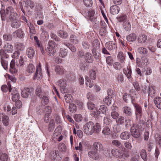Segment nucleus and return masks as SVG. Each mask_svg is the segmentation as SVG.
I'll return each instance as SVG.
<instances>
[{
	"label": "nucleus",
	"instance_id": "nucleus-1",
	"mask_svg": "<svg viewBox=\"0 0 161 161\" xmlns=\"http://www.w3.org/2000/svg\"><path fill=\"white\" fill-rule=\"evenodd\" d=\"M1 14L2 20L11 21L19 18L17 14L11 7H8L5 10H2Z\"/></svg>",
	"mask_w": 161,
	"mask_h": 161
},
{
	"label": "nucleus",
	"instance_id": "nucleus-2",
	"mask_svg": "<svg viewBox=\"0 0 161 161\" xmlns=\"http://www.w3.org/2000/svg\"><path fill=\"white\" fill-rule=\"evenodd\" d=\"M92 53L95 59H99L100 58V43L97 40H95L92 43Z\"/></svg>",
	"mask_w": 161,
	"mask_h": 161
},
{
	"label": "nucleus",
	"instance_id": "nucleus-3",
	"mask_svg": "<svg viewBox=\"0 0 161 161\" xmlns=\"http://www.w3.org/2000/svg\"><path fill=\"white\" fill-rule=\"evenodd\" d=\"M131 103L133 105L135 108V114L136 119H140L142 115V110L141 106L135 103V100L132 97H131Z\"/></svg>",
	"mask_w": 161,
	"mask_h": 161
},
{
	"label": "nucleus",
	"instance_id": "nucleus-4",
	"mask_svg": "<svg viewBox=\"0 0 161 161\" xmlns=\"http://www.w3.org/2000/svg\"><path fill=\"white\" fill-rule=\"evenodd\" d=\"M94 127V123L90 121L86 124L83 127V131L87 135H91L93 133V128Z\"/></svg>",
	"mask_w": 161,
	"mask_h": 161
},
{
	"label": "nucleus",
	"instance_id": "nucleus-5",
	"mask_svg": "<svg viewBox=\"0 0 161 161\" xmlns=\"http://www.w3.org/2000/svg\"><path fill=\"white\" fill-rule=\"evenodd\" d=\"M87 107L89 109L92 111L91 114L95 117H97L99 115V112L97 110L95 104L91 102L87 103Z\"/></svg>",
	"mask_w": 161,
	"mask_h": 161
},
{
	"label": "nucleus",
	"instance_id": "nucleus-6",
	"mask_svg": "<svg viewBox=\"0 0 161 161\" xmlns=\"http://www.w3.org/2000/svg\"><path fill=\"white\" fill-rule=\"evenodd\" d=\"M57 84L60 87V90L62 93H64L68 92V90L66 88L67 83L65 79H60L57 82Z\"/></svg>",
	"mask_w": 161,
	"mask_h": 161
},
{
	"label": "nucleus",
	"instance_id": "nucleus-7",
	"mask_svg": "<svg viewBox=\"0 0 161 161\" xmlns=\"http://www.w3.org/2000/svg\"><path fill=\"white\" fill-rule=\"evenodd\" d=\"M50 158L52 161H60L61 158L58 150L52 151L50 153Z\"/></svg>",
	"mask_w": 161,
	"mask_h": 161
},
{
	"label": "nucleus",
	"instance_id": "nucleus-8",
	"mask_svg": "<svg viewBox=\"0 0 161 161\" xmlns=\"http://www.w3.org/2000/svg\"><path fill=\"white\" fill-rule=\"evenodd\" d=\"M0 121H2L5 126H7L9 124V119L7 115L4 113L0 114Z\"/></svg>",
	"mask_w": 161,
	"mask_h": 161
},
{
	"label": "nucleus",
	"instance_id": "nucleus-9",
	"mask_svg": "<svg viewBox=\"0 0 161 161\" xmlns=\"http://www.w3.org/2000/svg\"><path fill=\"white\" fill-rule=\"evenodd\" d=\"M130 130L132 136H133L136 138H138L139 137L140 135L139 129H137L135 124H133V125L131 127Z\"/></svg>",
	"mask_w": 161,
	"mask_h": 161
},
{
	"label": "nucleus",
	"instance_id": "nucleus-10",
	"mask_svg": "<svg viewBox=\"0 0 161 161\" xmlns=\"http://www.w3.org/2000/svg\"><path fill=\"white\" fill-rule=\"evenodd\" d=\"M18 70V66L15 65L14 60L12 59L10 64L9 71L12 74H16Z\"/></svg>",
	"mask_w": 161,
	"mask_h": 161
},
{
	"label": "nucleus",
	"instance_id": "nucleus-11",
	"mask_svg": "<svg viewBox=\"0 0 161 161\" xmlns=\"http://www.w3.org/2000/svg\"><path fill=\"white\" fill-rule=\"evenodd\" d=\"M111 152L113 156L116 158H121L123 157V154L118 149H113Z\"/></svg>",
	"mask_w": 161,
	"mask_h": 161
},
{
	"label": "nucleus",
	"instance_id": "nucleus-12",
	"mask_svg": "<svg viewBox=\"0 0 161 161\" xmlns=\"http://www.w3.org/2000/svg\"><path fill=\"white\" fill-rule=\"evenodd\" d=\"M42 78V73H41V68L40 65L37 66L36 69L35 75H34L33 79L40 80Z\"/></svg>",
	"mask_w": 161,
	"mask_h": 161
},
{
	"label": "nucleus",
	"instance_id": "nucleus-13",
	"mask_svg": "<svg viewBox=\"0 0 161 161\" xmlns=\"http://www.w3.org/2000/svg\"><path fill=\"white\" fill-rule=\"evenodd\" d=\"M88 155L90 158L95 160L98 159L100 157L98 151H90L88 153Z\"/></svg>",
	"mask_w": 161,
	"mask_h": 161
},
{
	"label": "nucleus",
	"instance_id": "nucleus-14",
	"mask_svg": "<svg viewBox=\"0 0 161 161\" xmlns=\"http://www.w3.org/2000/svg\"><path fill=\"white\" fill-rule=\"evenodd\" d=\"M11 26L14 28H18L21 25L20 20L19 18L10 21Z\"/></svg>",
	"mask_w": 161,
	"mask_h": 161
},
{
	"label": "nucleus",
	"instance_id": "nucleus-15",
	"mask_svg": "<svg viewBox=\"0 0 161 161\" xmlns=\"http://www.w3.org/2000/svg\"><path fill=\"white\" fill-rule=\"evenodd\" d=\"M31 94L30 89L28 88L23 89L21 92V95L24 98L27 97Z\"/></svg>",
	"mask_w": 161,
	"mask_h": 161
},
{
	"label": "nucleus",
	"instance_id": "nucleus-16",
	"mask_svg": "<svg viewBox=\"0 0 161 161\" xmlns=\"http://www.w3.org/2000/svg\"><path fill=\"white\" fill-rule=\"evenodd\" d=\"M117 57L120 63L122 65L124 66L125 63V58L123 53L121 52H119Z\"/></svg>",
	"mask_w": 161,
	"mask_h": 161
},
{
	"label": "nucleus",
	"instance_id": "nucleus-17",
	"mask_svg": "<svg viewBox=\"0 0 161 161\" xmlns=\"http://www.w3.org/2000/svg\"><path fill=\"white\" fill-rule=\"evenodd\" d=\"M124 73L126 75L128 79L131 78V67L130 65H128L126 68H124L123 69Z\"/></svg>",
	"mask_w": 161,
	"mask_h": 161
},
{
	"label": "nucleus",
	"instance_id": "nucleus-18",
	"mask_svg": "<svg viewBox=\"0 0 161 161\" xmlns=\"http://www.w3.org/2000/svg\"><path fill=\"white\" fill-rule=\"evenodd\" d=\"M123 113L127 116H131L132 114V111L130 107L125 106L122 109Z\"/></svg>",
	"mask_w": 161,
	"mask_h": 161
},
{
	"label": "nucleus",
	"instance_id": "nucleus-19",
	"mask_svg": "<svg viewBox=\"0 0 161 161\" xmlns=\"http://www.w3.org/2000/svg\"><path fill=\"white\" fill-rule=\"evenodd\" d=\"M120 10V8L117 5H114L110 8V13L113 15L118 14Z\"/></svg>",
	"mask_w": 161,
	"mask_h": 161
},
{
	"label": "nucleus",
	"instance_id": "nucleus-20",
	"mask_svg": "<svg viewBox=\"0 0 161 161\" xmlns=\"http://www.w3.org/2000/svg\"><path fill=\"white\" fill-rule=\"evenodd\" d=\"M112 144L113 145L117 147L120 148L123 150L125 149V148L122 145L121 142L119 140H114L112 141Z\"/></svg>",
	"mask_w": 161,
	"mask_h": 161
},
{
	"label": "nucleus",
	"instance_id": "nucleus-21",
	"mask_svg": "<svg viewBox=\"0 0 161 161\" xmlns=\"http://www.w3.org/2000/svg\"><path fill=\"white\" fill-rule=\"evenodd\" d=\"M106 47L108 50H112L115 49L116 46L115 43L113 42H109L106 44Z\"/></svg>",
	"mask_w": 161,
	"mask_h": 161
},
{
	"label": "nucleus",
	"instance_id": "nucleus-22",
	"mask_svg": "<svg viewBox=\"0 0 161 161\" xmlns=\"http://www.w3.org/2000/svg\"><path fill=\"white\" fill-rule=\"evenodd\" d=\"M56 74L59 75H63L64 73V69L62 66L57 65L55 68Z\"/></svg>",
	"mask_w": 161,
	"mask_h": 161
},
{
	"label": "nucleus",
	"instance_id": "nucleus-23",
	"mask_svg": "<svg viewBox=\"0 0 161 161\" xmlns=\"http://www.w3.org/2000/svg\"><path fill=\"white\" fill-rule=\"evenodd\" d=\"M136 62L138 64L144 65H147V64L148 60L147 58L145 57H142V60L140 61V59L137 58L136 59Z\"/></svg>",
	"mask_w": 161,
	"mask_h": 161
},
{
	"label": "nucleus",
	"instance_id": "nucleus-24",
	"mask_svg": "<svg viewBox=\"0 0 161 161\" xmlns=\"http://www.w3.org/2000/svg\"><path fill=\"white\" fill-rule=\"evenodd\" d=\"M13 36L15 37L22 38L23 36V33L22 30L19 29L13 32Z\"/></svg>",
	"mask_w": 161,
	"mask_h": 161
},
{
	"label": "nucleus",
	"instance_id": "nucleus-25",
	"mask_svg": "<svg viewBox=\"0 0 161 161\" xmlns=\"http://www.w3.org/2000/svg\"><path fill=\"white\" fill-rule=\"evenodd\" d=\"M137 36L134 33H132L129 34L126 36V38L127 40L130 42H132L136 39Z\"/></svg>",
	"mask_w": 161,
	"mask_h": 161
},
{
	"label": "nucleus",
	"instance_id": "nucleus-26",
	"mask_svg": "<svg viewBox=\"0 0 161 161\" xmlns=\"http://www.w3.org/2000/svg\"><path fill=\"white\" fill-rule=\"evenodd\" d=\"M61 133V130L58 129V128H56L54 131L53 136V140L54 141H57L58 137L59 136Z\"/></svg>",
	"mask_w": 161,
	"mask_h": 161
},
{
	"label": "nucleus",
	"instance_id": "nucleus-27",
	"mask_svg": "<svg viewBox=\"0 0 161 161\" xmlns=\"http://www.w3.org/2000/svg\"><path fill=\"white\" fill-rule=\"evenodd\" d=\"M130 133L128 131H125L122 133L120 136V138L123 140L128 139L130 137Z\"/></svg>",
	"mask_w": 161,
	"mask_h": 161
},
{
	"label": "nucleus",
	"instance_id": "nucleus-28",
	"mask_svg": "<svg viewBox=\"0 0 161 161\" xmlns=\"http://www.w3.org/2000/svg\"><path fill=\"white\" fill-rule=\"evenodd\" d=\"M85 59L86 61L88 63H92L93 61V58L91 53H87L85 55Z\"/></svg>",
	"mask_w": 161,
	"mask_h": 161
},
{
	"label": "nucleus",
	"instance_id": "nucleus-29",
	"mask_svg": "<svg viewBox=\"0 0 161 161\" xmlns=\"http://www.w3.org/2000/svg\"><path fill=\"white\" fill-rule=\"evenodd\" d=\"M123 27L127 31H129L131 30V25L128 20L124 21L123 23Z\"/></svg>",
	"mask_w": 161,
	"mask_h": 161
},
{
	"label": "nucleus",
	"instance_id": "nucleus-30",
	"mask_svg": "<svg viewBox=\"0 0 161 161\" xmlns=\"http://www.w3.org/2000/svg\"><path fill=\"white\" fill-rule=\"evenodd\" d=\"M26 53L29 58H32L35 55L34 50L32 47H29L27 49Z\"/></svg>",
	"mask_w": 161,
	"mask_h": 161
},
{
	"label": "nucleus",
	"instance_id": "nucleus-31",
	"mask_svg": "<svg viewBox=\"0 0 161 161\" xmlns=\"http://www.w3.org/2000/svg\"><path fill=\"white\" fill-rule=\"evenodd\" d=\"M4 47L5 50L7 51V52L9 53H12L14 50L13 46L10 44L8 43L6 44Z\"/></svg>",
	"mask_w": 161,
	"mask_h": 161
},
{
	"label": "nucleus",
	"instance_id": "nucleus-32",
	"mask_svg": "<svg viewBox=\"0 0 161 161\" xmlns=\"http://www.w3.org/2000/svg\"><path fill=\"white\" fill-rule=\"evenodd\" d=\"M58 34L59 36L63 39H66L68 36V34L66 31L61 30L59 31Z\"/></svg>",
	"mask_w": 161,
	"mask_h": 161
},
{
	"label": "nucleus",
	"instance_id": "nucleus-33",
	"mask_svg": "<svg viewBox=\"0 0 161 161\" xmlns=\"http://www.w3.org/2000/svg\"><path fill=\"white\" fill-rule=\"evenodd\" d=\"M94 147L95 149L97 150L96 151H98V150L100 151L103 150V146L102 144L100 142H95L93 144Z\"/></svg>",
	"mask_w": 161,
	"mask_h": 161
},
{
	"label": "nucleus",
	"instance_id": "nucleus-34",
	"mask_svg": "<svg viewBox=\"0 0 161 161\" xmlns=\"http://www.w3.org/2000/svg\"><path fill=\"white\" fill-rule=\"evenodd\" d=\"M154 102L156 107L158 108L161 109V98L156 97L154 100Z\"/></svg>",
	"mask_w": 161,
	"mask_h": 161
},
{
	"label": "nucleus",
	"instance_id": "nucleus-35",
	"mask_svg": "<svg viewBox=\"0 0 161 161\" xmlns=\"http://www.w3.org/2000/svg\"><path fill=\"white\" fill-rule=\"evenodd\" d=\"M147 39V36L145 35H140L138 38V42L141 43H144Z\"/></svg>",
	"mask_w": 161,
	"mask_h": 161
},
{
	"label": "nucleus",
	"instance_id": "nucleus-36",
	"mask_svg": "<svg viewBox=\"0 0 161 161\" xmlns=\"http://www.w3.org/2000/svg\"><path fill=\"white\" fill-rule=\"evenodd\" d=\"M36 94L39 98H42L43 95V92L41 86H37L36 90Z\"/></svg>",
	"mask_w": 161,
	"mask_h": 161
},
{
	"label": "nucleus",
	"instance_id": "nucleus-37",
	"mask_svg": "<svg viewBox=\"0 0 161 161\" xmlns=\"http://www.w3.org/2000/svg\"><path fill=\"white\" fill-rule=\"evenodd\" d=\"M46 50L47 54L51 56H53L56 52L54 48H52L47 47Z\"/></svg>",
	"mask_w": 161,
	"mask_h": 161
},
{
	"label": "nucleus",
	"instance_id": "nucleus-38",
	"mask_svg": "<svg viewBox=\"0 0 161 161\" xmlns=\"http://www.w3.org/2000/svg\"><path fill=\"white\" fill-rule=\"evenodd\" d=\"M93 133H98L101 130V125L100 124L97 123L95 125L94 124V127L93 128Z\"/></svg>",
	"mask_w": 161,
	"mask_h": 161
},
{
	"label": "nucleus",
	"instance_id": "nucleus-39",
	"mask_svg": "<svg viewBox=\"0 0 161 161\" xmlns=\"http://www.w3.org/2000/svg\"><path fill=\"white\" fill-rule=\"evenodd\" d=\"M35 67L34 65L31 64H29L27 66L26 69V71L29 73H32L35 70Z\"/></svg>",
	"mask_w": 161,
	"mask_h": 161
},
{
	"label": "nucleus",
	"instance_id": "nucleus-40",
	"mask_svg": "<svg viewBox=\"0 0 161 161\" xmlns=\"http://www.w3.org/2000/svg\"><path fill=\"white\" fill-rule=\"evenodd\" d=\"M156 93V91L155 89V87L153 86H150L149 88L148 95L151 97L154 96Z\"/></svg>",
	"mask_w": 161,
	"mask_h": 161
},
{
	"label": "nucleus",
	"instance_id": "nucleus-41",
	"mask_svg": "<svg viewBox=\"0 0 161 161\" xmlns=\"http://www.w3.org/2000/svg\"><path fill=\"white\" fill-rule=\"evenodd\" d=\"M55 126V123L54 119H52L50 120L48 125V130L50 131H53Z\"/></svg>",
	"mask_w": 161,
	"mask_h": 161
},
{
	"label": "nucleus",
	"instance_id": "nucleus-42",
	"mask_svg": "<svg viewBox=\"0 0 161 161\" xmlns=\"http://www.w3.org/2000/svg\"><path fill=\"white\" fill-rule=\"evenodd\" d=\"M0 159L1 161H7L8 157L6 153H2V151L1 149H0Z\"/></svg>",
	"mask_w": 161,
	"mask_h": 161
},
{
	"label": "nucleus",
	"instance_id": "nucleus-43",
	"mask_svg": "<svg viewBox=\"0 0 161 161\" xmlns=\"http://www.w3.org/2000/svg\"><path fill=\"white\" fill-rule=\"evenodd\" d=\"M107 111L108 109L106 106L102 105L100 106V108L99 109V111H98L99 112V114H100V113L101 112L103 114H106L107 112Z\"/></svg>",
	"mask_w": 161,
	"mask_h": 161
},
{
	"label": "nucleus",
	"instance_id": "nucleus-44",
	"mask_svg": "<svg viewBox=\"0 0 161 161\" xmlns=\"http://www.w3.org/2000/svg\"><path fill=\"white\" fill-rule=\"evenodd\" d=\"M68 51L67 49L64 48H61L60 51L59 56L61 57H65L67 55Z\"/></svg>",
	"mask_w": 161,
	"mask_h": 161
},
{
	"label": "nucleus",
	"instance_id": "nucleus-45",
	"mask_svg": "<svg viewBox=\"0 0 161 161\" xmlns=\"http://www.w3.org/2000/svg\"><path fill=\"white\" fill-rule=\"evenodd\" d=\"M85 78L86 80V86H89L90 88L92 87L94 85V83L93 81H91L89 80L88 77H86Z\"/></svg>",
	"mask_w": 161,
	"mask_h": 161
},
{
	"label": "nucleus",
	"instance_id": "nucleus-46",
	"mask_svg": "<svg viewBox=\"0 0 161 161\" xmlns=\"http://www.w3.org/2000/svg\"><path fill=\"white\" fill-rule=\"evenodd\" d=\"M140 155L142 159L144 161H147V155L146 151L144 149H142Z\"/></svg>",
	"mask_w": 161,
	"mask_h": 161
},
{
	"label": "nucleus",
	"instance_id": "nucleus-47",
	"mask_svg": "<svg viewBox=\"0 0 161 161\" xmlns=\"http://www.w3.org/2000/svg\"><path fill=\"white\" fill-rule=\"evenodd\" d=\"M70 40L71 42L74 43L75 44H77L78 42V37L75 35H71L70 37Z\"/></svg>",
	"mask_w": 161,
	"mask_h": 161
},
{
	"label": "nucleus",
	"instance_id": "nucleus-48",
	"mask_svg": "<svg viewBox=\"0 0 161 161\" xmlns=\"http://www.w3.org/2000/svg\"><path fill=\"white\" fill-rule=\"evenodd\" d=\"M69 109L71 112H75L77 110V107L74 103H71L69 105Z\"/></svg>",
	"mask_w": 161,
	"mask_h": 161
},
{
	"label": "nucleus",
	"instance_id": "nucleus-49",
	"mask_svg": "<svg viewBox=\"0 0 161 161\" xmlns=\"http://www.w3.org/2000/svg\"><path fill=\"white\" fill-rule=\"evenodd\" d=\"M110 132V129L108 127H104L102 131L103 133L105 136H108Z\"/></svg>",
	"mask_w": 161,
	"mask_h": 161
},
{
	"label": "nucleus",
	"instance_id": "nucleus-50",
	"mask_svg": "<svg viewBox=\"0 0 161 161\" xmlns=\"http://www.w3.org/2000/svg\"><path fill=\"white\" fill-rule=\"evenodd\" d=\"M114 62L113 58L112 56H109L106 58V63L109 66H112Z\"/></svg>",
	"mask_w": 161,
	"mask_h": 161
},
{
	"label": "nucleus",
	"instance_id": "nucleus-51",
	"mask_svg": "<svg viewBox=\"0 0 161 161\" xmlns=\"http://www.w3.org/2000/svg\"><path fill=\"white\" fill-rule=\"evenodd\" d=\"M12 99L13 101L16 102L17 101H19V93L16 92L14 94H12Z\"/></svg>",
	"mask_w": 161,
	"mask_h": 161
},
{
	"label": "nucleus",
	"instance_id": "nucleus-52",
	"mask_svg": "<svg viewBox=\"0 0 161 161\" xmlns=\"http://www.w3.org/2000/svg\"><path fill=\"white\" fill-rule=\"evenodd\" d=\"M137 50L140 54H146L147 53V49L145 47H139L138 48Z\"/></svg>",
	"mask_w": 161,
	"mask_h": 161
},
{
	"label": "nucleus",
	"instance_id": "nucleus-53",
	"mask_svg": "<svg viewBox=\"0 0 161 161\" xmlns=\"http://www.w3.org/2000/svg\"><path fill=\"white\" fill-rule=\"evenodd\" d=\"M87 98L89 100L94 101L96 99V97L93 94L88 92L87 94Z\"/></svg>",
	"mask_w": 161,
	"mask_h": 161
},
{
	"label": "nucleus",
	"instance_id": "nucleus-54",
	"mask_svg": "<svg viewBox=\"0 0 161 161\" xmlns=\"http://www.w3.org/2000/svg\"><path fill=\"white\" fill-rule=\"evenodd\" d=\"M89 75L91 79L93 80H95L96 77V73L95 71L91 70L89 73Z\"/></svg>",
	"mask_w": 161,
	"mask_h": 161
},
{
	"label": "nucleus",
	"instance_id": "nucleus-55",
	"mask_svg": "<svg viewBox=\"0 0 161 161\" xmlns=\"http://www.w3.org/2000/svg\"><path fill=\"white\" fill-rule=\"evenodd\" d=\"M74 118L75 120L77 122H79L82 120L83 118L80 114H76L74 116Z\"/></svg>",
	"mask_w": 161,
	"mask_h": 161
},
{
	"label": "nucleus",
	"instance_id": "nucleus-56",
	"mask_svg": "<svg viewBox=\"0 0 161 161\" xmlns=\"http://www.w3.org/2000/svg\"><path fill=\"white\" fill-rule=\"evenodd\" d=\"M1 64L3 68L5 69H8V62L4 59H1Z\"/></svg>",
	"mask_w": 161,
	"mask_h": 161
},
{
	"label": "nucleus",
	"instance_id": "nucleus-57",
	"mask_svg": "<svg viewBox=\"0 0 161 161\" xmlns=\"http://www.w3.org/2000/svg\"><path fill=\"white\" fill-rule=\"evenodd\" d=\"M108 97H110L111 98L113 97L115 95L114 91L111 89H109L107 91Z\"/></svg>",
	"mask_w": 161,
	"mask_h": 161
},
{
	"label": "nucleus",
	"instance_id": "nucleus-58",
	"mask_svg": "<svg viewBox=\"0 0 161 161\" xmlns=\"http://www.w3.org/2000/svg\"><path fill=\"white\" fill-rule=\"evenodd\" d=\"M112 122V121L107 117H104L103 119V124L106 125H109Z\"/></svg>",
	"mask_w": 161,
	"mask_h": 161
},
{
	"label": "nucleus",
	"instance_id": "nucleus-59",
	"mask_svg": "<svg viewBox=\"0 0 161 161\" xmlns=\"http://www.w3.org/2000/svg\"><path fill=\"white\" fill-rule=\"evenodd\" d=\"M126 122L125 126L126 127H129V126L133 125L135 124L133 122V121L130 119H128L125 120Z\"/></svg>",
	"mask_w": 161,
	"mask_h": 161
},
{
	"label": "nucleus",
	"instance_id": "nucleus-60",
	"mask_svg": "<svg viewBox=\"0 0 161 161\" xmlns=\"http://www.w3.org/2000/svg\"><path fill=\"white\" fill-rule=\"evenodd\" d=\"M49 100L48 97L46 96H43L42 99L41 103L43 105H46L48 103Z\"/></svg>",
	"mask_w": 161,
	"mask_h": 161
},
{
	"label": "nucleus",
	"instance_id": "nucleus-61",
	"mask_svg": "<svg viewBox=\"0 0 161 161\" xmlns=\"http://www.w3.org/2000/svg\"><path fill=\"white\" fill-rule=\"evenodd\" d=\"M3 37V39L6 41H10L12 39V36L9 34H4Z\"/></svg>",
	"mask_w": 161,
	"mask_h": 161
},
{
	"label": "nucleus",
	"instance_id": "nucleus-62",
	"mask_svg": "<svg viewBox=\"0 0 161 161\" xmlns=\"http://www.w3.org/2000/svg\"><path fill=\"white\" fill-rule=\"evenodd\" d=\"M83 2L85 5L88 7H91L92 4V0H83Z\"/></svg>",
	"mask_w": 161,
	"mask_h": 161
},
{
	"label": "nucleus",
	"instance_id": "nucleus-63",
	"mask_svg": "<svg viewBox=\"0 0 161 161\" xmlns=\"http://www.w3.org/2000/svg\"><path fill=\"white\" fill-rule=\"evenodd\" d=\"M114 68L117 70H119L121 68V64L119 62H115L113 64Z\"/></svg>",
	"mask_w": 161,
	"mask_h": 161
},
{
	"label": "nucleus",
	"instance_id": "nucleus-64",
	"mask_svg": "<svg viewBox=\"0 0 161 161\" xmlns=\"http://www.w3.org/2000/svg\"><path fill=\"white\" fill-rule=\"evenodd\" d=\"M25 4L28 7H30L31 8H32L34 6L35 4L32 1H28L25 3Z\"/></svg>",
	"mask_w": 161,
	"mask_h": 161
}]
</instances>
